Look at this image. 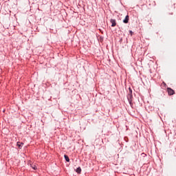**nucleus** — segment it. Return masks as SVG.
<instances>
[{
	"instance_id": "9d476101",
	"label": "nucleus",
	"mask_w": 176,
	"mask_h": 176,
	"mask_svg": "<svg viewBox=\"0 0 176 176\" xmlns=\"http://www.w3.org/2000/svg\"><path fill=\"white\" fill-rule=\"evenodd\" d=\"M20 144H21V145H24V143L20 142Z\"/></svg>"
},
{
	"instance_id": "9b49d317",
	"label": "nucleus",
	"mask_w": 176,
	"mask_h": 176,
	"mask_svg": "<svg viewBox=\"0 0 176 176\" xmlns=\"http://www.w3.org/2000/svg\"><path fill=\"white\" fill-rule=\"evenodd\" d=\"M129 103L131 104V101L129 100Z\"/></svg>"
},
{
	"instance_id": "f257e3e1",
	"label": "nucleus",
	"mask_w": 176,
	"mask_h": 176,
	"mask_svg": "<svg viewBox=\"0 0 176 176\" xmlns=\"http://www.w3.org/2000/svg\"><path fill=\"white\" fill-rule=\"evenodd\" d=\"M110 22L111 23V27H116V19H111Z\"/></svg>"
},
{
	"instance_id": "0eeeda50",
	"label": "nucleus",
	"mask_w": 176,
	"mask_h": 176,
	"mask_svg": "<svg viewBox=\"0 0 176 176\" xmlns=\"http://www.w3.org/2000/svg\"><path fill=\"white\" fill-rule=\"evenodd\" d=\"M16 145L17 146H19V148H21V144H20V142H17Z\"/></svg>"
},
{
	"instance_id": "423d86ee",
	"label": "nucleus",
	"mask_w": 176,
	"mask_h": 176,
	"mask_svg": "<svg viewBox=\"0 0 176 176\" xmlns=\"http://www.w3.org/2000/svg\"><path fill=\"white\" fill-rule=\"evenodd\" d=\"M64 157H65V160H66V162H69V157H68V155H65Z\"/></svg>"
},
{
	"instance_id": "f03ea898",
	"label": "nucleus",
	"mask_w": 176,
	"mask_h": 176,
	"mask_svg": "<svg viewBox=\"0 0 176 176\" xmlns=\"http://www.w3.org/2000/svg\"><path fill=\"white\" fill-rule=\"evenodd\" d=\"M168 93L169 96L174 95V91L171 88H168Z\"/></svg>"
},
{
	"instance_id": "7ed1b4c3",
	"label": "nucleus",
	"mask_w": 176,
	"mask_h": 176,
	"mask_svg": "<svg viewBox=\"0 0 176 176\" xmlns=\"http://www.w3.org/2000/svg\"><path fill=\"white\" fill-rule=\"evenodd\" d=\"M123 23H124V24H127V23H129V15L125 16L124 19L123 20Z\"/></svg>"
},
{
	"instance_id": "1a4fd4ad",
	"label": "nucleus",
	"mask_w": 176,
	"mask_h": 176,
	"mask_svg": "<svg viewBox=\"0 0 176 176\" xmlns=\"http://www.w3.org/2000/svg\"><path fill=\"white\" fill-rule=\"evenodd\" d=\"M129 32L131 35H133V31L130 30Z\"/></svg>"
},
{
	"instance_id": "39448f33",
	"label": "nucleus",
	"mask_w": 176,
	"mask_h": 176,
	"mask_svg": "<svg viewBox=\"0 0 176 176\" xmlns=\"http://www.w3.org/2000/svg\"><path fill=\"white\" fill-rule=\"evenodd\" d=\"M76 172L77 174H80L82 173V168L80 167L77 168Z\"/></svg>"
},
{
	"instance_id": "20e7f679",
	"label": "nucleus",
	"mask_w": 176,
	"mask_h": 176,
	"mask_svg": "<svg viewBox=\"0 0 176 176\" xmlns=\"http://www.w3.org/2000/svg\"><path fill=\"white\" fill-rule=\"evenodd\" d=\"M129 96L131 98V97H133V90L131 89V87L129 88Z\"/></svg>"
},
{
	"instance_id": "6e6552de",
	"label": "nucleus",
	"mask_w": 176,
	"mask_h": 176,
	"mask_svg": "<svg viewBox=\"0 0 176 176\" xmlns=\"http://www.w3.org/2000/svg\"><path fill=\"white\" fill-rule=\"evenodd\" d=\"M32 168H33V170H36V166H32Z\"/></svg>"
}]
</instances>
